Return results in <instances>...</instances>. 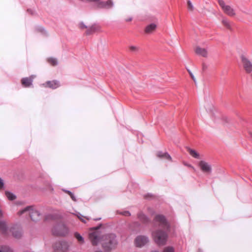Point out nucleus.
I'll return each mask as SVG.
<instances>
[{
  "label": "nucleus",
  "mask_w": 252,
  "mask_h": 252,
  "mask_svg": "<svg viewBox=\"0 0 252 252\" xmlns=\"http://www.w3.org/2000/svg\"><path fill=\"white\" fill-rule=\"evenodd\" d=\"M188 152L190 155L195 158H199V155L195 151L189 148H187Z\"/></svg>",
  "instance_id": "19"
},
{
  "label": "nucleus",
  "mask_w": 252,
  "mask_h": 252,
  "mask_svg": "<svg viewBox=\"0 0 252 252\" xmlns=\"http://www.w3.org/2000/svg\"><path fill=\"white\" fill-rule=\"evenodd\" d=\"M134 224L137 225L138 226H140V224L138 222H134Z\"/></svg>",
  "instance_id": "39"
},
{
  "label": "nucleus",
  "mask_w": 252,
  "mask_h": 252,
  "mask_svg": "<svg viewBox=\"0 0 252 252\" xmlns=\"http://www.w3.org/2000/svg\"><path fill=\"white\" fill-rule=\"evenodd\" d=\"M149 242L148 236L145 235L137 236L134 241L135 246L137 247L141 248L145 246Z\"/></svg>",
  "instance_id": "6"
},
{
  "label": "nucleus",
  "mask_w": 252,
  "mask_h": 252,
  "mask_svg": "<svg viewBox=\"0 0 252 252\" xmlns=\"http://www.w3.org/2000/svg\"><path fill=\"white\" fill-rule=\"evenodd\" d=\"M101 220V218H96V219H94V220H95V221L99 220Z\"/></svg>",
  "instance_id": "41"
},
{
  "label": "nucleus",
  "mask_w": 252,
  "mask_h": 252,
  "mask_svg": "<svg viewBox=\"0 0 252 252\" xmlns=\"http://www.w3.org/2000/svg\"><path fill=\"white\" fill-rule=\"evenodd\" d=\"M157 156L160 158L167 159L169 161L172 160V158L170 156V155L167 152H163L162 151H159L157 152Z\"/></svg>",
  "instance_id": "14"
},
{
  "label": "nucleus",
  "mask_w": 252,
  "mask_h": 252,
  "mask_svg": "<svg viewBox=\"0 0 252 252\" xmlns=\"http://www.w3.org/2000/svg\"><path fill=\"white\" fill-rule=\"evenodd\" d=\"M52 232L54 235L64 236L68 233L69 230L64 224L59 223L54 226Z\"/></svg>",
  "instance_id": "4"
},
{
  "label": "nucleus",
  "mask_w": 252,
  "mask_h": 252,
  "mask_svg": "<svg viewBox=\"0 0 252 252\" xmlns=\"http://www.w3.org/2000/svg\"><path fill=\"white\" fill-rule=\"evenodd\" d=\"M242 62L244 68L248 73H250L252 71V63L244 56L241 57Z\"/></svg>",
  "instance_id": "10"
},
{
  "label": "nucleus",
  "mask_w": 252,
  "mask_h": 252,
  "mask_svg": "<svg viewBox=\"0 0 252 252\" xmlns=\"http://www.w3.org/2000/svg\"><path fill=\"white\" fill-rule=\"evenodd\" d=\"M250 134H251V136L252 137V133H250Z\"/></svg>",
  "instance_id": "46"
},
{
  "label": "nucleus",
  "mask_w": 252,
  "mask_h": 252,
  "mask_svg": "<svg viewBox=\"0 0 252 252\" xmlns=\"http://www.w3.org/2000/svg\"><path fill=\"white\" fill-rule=\"evenodd\" d=\"M222 24L228 29L230 28V25L229 21L226 19H223L222 21Z\"/></svg>",
  "instance_id": "24"
},
{
  "label": "nucleus",
  "mask_w": 252,
  "mask_h": 252,
  "mask_svg": "<svg viewBox=\"0 0 252 252\" xmlns=\"http://www.w3.org/2000/svg\"><path fill=\"white\" fill-rule=\"evenodd\" d=\"M74 237L76 238L78 241L80 243H84V238L78 232L74 233Z\"/></svg>",
  "instance_id": "21"
},
{
  "label": "nucleus",
  "mask_w": 252,
  "mask_h": 252,
  "mask_svg": "<svg viewBox=\"0 0 252 252\" xmlns=\"http://www.w3.org/2000/svg\"><path fill=\"white\" fill-rule=\"evenodd\" d=\"M170 225L165 217L162 215H156L153 221L152 235L155 243L158 245L165 244L167 234L166 231L169 230Z\"/></svg>",
  "instance_id": "1"
},
{
  "label": "nucleus",
  "mask_w": 252,
  "mask_h": 252,
  "mask_svg": "<svg viewBox=\"0 0 252 252\" xmlns=\"http://www.w3.org/2000/svg\"><path fill=\"white\" fill-rule=\"evenodd\" d=\"M137 216L138 219L143 224H148L151 221L150 218L142 211L139 212Z\"/></svg>",
  "instance_id": "11"
},
{
  "label": "nucleus",
  "mask_w": 252,
  "mask_h": 252,
  "mask_svg": "<svg viewBox=\"0 0 252 252\" xmlns=\"http://www.w3.org/2000/svg\"><path fill=\"white\" fill-rule=\"evenodd\" d=\"M25 252H31V251L29 250V251H27Z\"/></svg>",
  "instance_id": "45"
},
{
  "label": "nucleus",
  "mask_w": 252,
  "mask_h": 252,
  "mask_svg": "<svg viewBox=\"0 0 252 252\" xmlns=\"http://www.w3.org/2000/svg\"><path fill=\"white\" fill-rule=\"evenodd\" d=\"M34 77L35 76L32 75L29 77L23 78L21 80L22 85L25 87H30L32 85L33 79Z\"/></svg>",
  "instance_id": "13"
},
{
  "label": "nucleus",
  "mask_w": 252,
  "mask_h": 252,
  "mask_svg": "<svg viewBox=\"0 0 252 252\" xmlns=\"http://www.w3.org/2000/svg\"><path fill=\"white\" fill-rule=\"evenodd\" d=\"M48 62L49 63L53 65H56L58 64L57 60L56 58H50L48 59Z\"/></svg>",
  "instance_id": "23"
},
{
  "label": "nucleus",
  "mask_w": 252,
  "mask_h": 252,
  "mask_svg": "<svg viewBox=\"0 0 252 252\" xmlns=\"http://www.w3.org/2000/svg\"><path fill=\"white\" fill-rule=\"evenodd\" d=\"M4 187V183L3 180L0 178V189H1Z\"/></svg>",
  "instance_id": "32"
},
{
  "label": "nucleus",
  "mask_w": 252,
  "mask_h": 252,
  "mask_svg": "<svg viewBox=\"0 0 252 252\" xmlns=\"http://www.w3.org/2000/svg\"><path fill=\"white\" fill-rule=\"evenodd\" d=\"M10 226H8L4 220H0V232L5 236H8L10 230Z\"/></svg>",
  "instance_id": "9"
},
{
  "label": "nucleus",
  "mask_w": 252,
  "mask_h": 252,
  "mask_svg": "<svg viewBox=\"0 0 252 252\" xmlns=\"http://www.w3.org/2000/svg\"><path fill=\"white\" fill-rule=\"evenodd\" d=\"M0 252H13L12 249L7 246H0Z\"/></svg>",
  "instance_id": "20"
},
{
  "label": "nucleus",
  "mask_w": 252,
  "mask_h": 252,
  "mask_svg": "<svg viewBox=\"0 0 252 252\" xmlns=\"http://www.w3.org/2000/svg\"><path fill=\"white\" fill-rule=\"evenodd\" d=\"M78 218L82 220V221L86 223V221L84 220V218H85V217H84L83 215H82L80 213H78L77 215Z\"/></svg>",
  "instance_id": "28"
},
{
  "label": "nucleus",
  "mask_w": 252,
  "mask_h": 252,
  "mask_svg": "<svg viewBox=\"0 0 252 252\" xmlns=\"http://www.w3.org/2000/svg\"><path fill=\"white\" fill-rule=\"evenodd\" d=\"M195 53L198 55L206 57L207 56V51L205 48H202L200 47H197L195 50Z\"/></svg>",
  "instance_id": "15"
},
{
  "label": "nucleus",
  "mask_w": 252,
  "mask_h": 252,
  "mask_svg": "<svg viewBox=\"0 0 252 252\" xmlns=\"http://www.w3.org/2000/svg\"><path fill=\"white\" fill-rule=\"evenodd\" d=\"M28 12H30L32 14H33V12L32 10H31V9H28Z\"/></svg>",
  "instance_id": "38"
},
{
  "label": "nucleus",
  "mask_w": 252,
  "mask_h": 252,
  "mask_svg": "<svg viewBox=\"0 0 252 252\" xmlns=\"http://www.w3.org/2000/svg\"><path fill=\"white\" fill-rule=\"evenodd\" d=\"M10 232H11L12 236L17 239L20 238L22 235V229L20 226L17 224L11 225Z\"/></svg>",
  "instance_id": "7"
},
{
  "label": "nucleus",
  "mask_w": 252,
  "mask_h": 252,
  "mask_svg": "<svg viewBox=\"0 0 252 252\" xmlns=\"http://www.w3.org/2000/svg\"><path fill=\"white\" fill-rule=\"evenodd\" d=\"M188 7L189 10L191 11L193 9V6L189 0H188Z\"/></svg>",
  "instance_id": "25"
},
{
  "label": "nucleus",
  "mask_w": 252,
  "mask_h": 252,
  "mask_svg": "<svg viewBox=\"0 0 252 252\" xmlns=\"http://www.w3.org/2000/svg\"><path fill=\"white\" fill-rule=\"evenodd\" d=\"M69 196H70V197L72 199V200H73L74 201H76V197L72 192L71 194L69 195Z\"/></svg>",
  "instance_id": "31"
},
{
  "label": "nucleus",
  "mask_w": 252,
  "mask_h": 252,
  "mask_svg": "<svg viewBox=\"0 0 252 252\" xmlns=\"http://www.w3.org/2000/svg\"><path fill=\"white\" fill-rule=\"evenodd\" d=\"M199 166L204 172L210 173L211 171L212 168L211 165L205 161L202 160L200 161Z\"/></svg>",
  "instance_id": "12"
},
{
  "label": "nucleus",
  "mask_w": 252,
  "mask_h": 252,
  "mask_svg": "<svg viewBox=\"0 0 252 252\" xmlns=\"http://www.w3.org/2000/svg\"><path fill=\"white\" fill-rule=\"evenodd\" d=\"M62 190L63 191H64V192L67 193L69 195H70V194H71L72 193V192H71L70 191H69L68 190H67V189H63Z\"/></svg>",
  "instance_id": "34"
},
{
  "label": "nucleus",
  "mask_w": 252,
  "mask_h": 252,
  "mask_svg": "<svg viewBox=\"0 0 252 252\" xmlns=\"http://www.w3.org/2000/svg\"><path fill=\"white\" fill-rule=\"evenodd\" d=\"M130 50L131 51H136L138 50V47L134 46H130Z\"/></svg>",
  "instance_id": "30"
},
{
  "label": "nucleus",
  "mask_w": 252,
  "mask_h": 252,
  "mask_svg": "<svg viewBox=\"0 0 252 252\" xmlns=\"http://www.w3.org/2000/svg\"><path fill=\"white\" fill-rule=\"evenodd\" d=\"M185 165L188 166V167H191V168H193V167L191 165H190V164H186Z\"/></svg>",
  "instance_id": "40"
},
{
  "label": "nucleus",
  "mask_w": 252,
  "mask_h": 252,
  "mask_svg": "<svg viewBox=\"0 0 252 252\" xmlns=\"http://www.w3.org/2000/svg\"><path fill=\"white\" fill-rule=\"evenodd\" d=\"M98 28L95 25H93L90 27H89L86 31V34L88 35L91 34L94 32L97 31Z\"/></svg>",
  "instance_id": "18"
},
{
  "label": "nucleus",
  "mask_w": 252,
  "mask_h": 252,
  "mask_svg": "<svg viewBox=\"0 0 252 252\" xmlns=\"http://www.w3.org/2000/svg\"><path fill=\"white\" fill-rule=\"evenodd\" d=\"M206 68H207V66H206L204 63H203V64H202V69H203V70H205V69H206Z\"/></svg>",
  "instance_id": "36"
},
{
  "label": "nucleus",
  "mask_w": 252,
  "mask_h": 252,
  "mask_svg": "<svg viewBox=\"0 0 252 252\" xmlns=\"http://www.w3.org/2000/svg\"><path fill=\"white\" fill-rule=\"evenodd\" d=\"M151 252H158V251H156V250H155V251H152Z\"/></svg>",
  "instance_id": "43"
},
{
  "label": "nucleus",
  "mask_w": 252,
  "mask_h": 252,
  "mask_svg": "<svg viewBox=\"0 0 252 252\" xmlns=\"http://www.w3.org/2000/svg\"><path fill=\"white\" fill-rule=\"evenodd\" d=\"M3 216V213L1 210L0 209V218Z\"/></svg>",
  "instance_id": "37"
},
{
  "label": "nucleus",
  "mask_w": 252,
  "mask_h": 252,
  "mask_svg": "<svg viewBox=\"0 0 252 252\" xmlns=\"http://www.w3.org/2000/svg\"><path fill=\"white\" fill-rule=\"evenodd\" d=\"M98 227L93 228L94 231L89 233V239L94 246L97 245L100 242V236L97 230ZM102 247L106 251L113 249L117 244L116 236L114 234H109L103 236L101 240Z\"/></svg>",
  "instance_id": "2"
},
{
  "label": "nucleus",
  "mask_w": 252,
  "mask_h": 252,
  "mask_svg": "<svg viewBox=\"0 0 252 252\" xmlns=\"http://www.w3.org/2000/svg\"><path fill=\"white\" fill-rule=\"evenodd\" d=\"M188 71L189 73L190 77H191V78L192 79L193 81L195 83L196 82V79H195L194 75H193L192 73L191 72V71L189 69H188Z\"/></svg>",
  "instance_id": "29"
},
{
  "label": "nucleus",
  "mask_w": 252,
  "mask_h": 252,
  "mask_svg": "<svg viewBox=\"0 0 252 252\" xmlns=\"http://www.w3.org/2000/svg\"><path fill=\"white\" fill-rule=\"evenodd\" d=\"M26 212H29L31 218L33 221L40 220L42 217L41 213L32 206H29L18 212V215H21Z\"/></svg>",
  "instance_id": "3"
},
{
  "label": "nucleus",
  "mask_w": 252,
  "mask_h": 252,
  "mask_svg": "<svg viewBox=\"0 0 252 252\" xmlns=\"http://www.w3.org/2000/svg\"><path fill=\"white\" fill-rule=\"evenodd\" d=\"M153 195L151 193H147L144 195V197L146 198H149L150 197H152Z\"/></svg>",
  "instance_id": "35"
},
{
  "label": "nucleus",
  "mask_w": 252,
  "mask_h": 252,
  "mask_svg": "<svg viewBox=\"0 0 252 252\" xmlns=\"http://www.w3.org/2000/svg\"><path fill=\"white\" fill-rule=\"evenodd\" d=\"M219 3L226 14L231 16L235 15V12L233 8H232L230 6L226 5L223 0H219Z\"/></svg>",
  "instance_id": "8"
},
{
  "label": "nucleus",
  "mask_w": 252,
  "mask_h": 252,
  "mask_svg": "<svg viewBox=\"0 0 252 252\" xmlns=\"http://www.w3.org/2000/svg\"><path fill=\"white\" fill-rule=\"evenodd\" d=\"M198 252H202V251L201 250L199 249L198 250Z\"/></svg>",
  "instance_id": "44"
},
{
  "label": "nucleus",
  "mask_w": 252,
  "mask_h": 252,
  "mask_svg": "<svg viewBox=\"0 0 252 252\" xmlns=\"http://www.w3.org/2000/svg\"><path fill=\"white\" fill-rule=\"evenodd\" d=\"M69 247L67 242L65 241H58L53 245L55 252H66Z\"/></svg>",
  "instance_id": "5"
},
{
  "label": "nucleus",
  "mask_w": 252,
  "mask_h": 252,
  "mask_svg": "<svg viewBox=\"0 0 252 252\" xmlns=\"http://www.w3.org/2000/svg\"><path fill=\"white\" fill-rule=\"evenodd\" d=\"M163 252H174V251L172 247H168L164 249Z\"/></svg>",
  "instance_id": "26"
},
{
  "label": "nucleus",
  "mask_w": 252,
  "mask_h": 252,
  "mask_svg": "<svg viewBox=\"0 0 252 252\" xmlns=\"http://www.w3.org/2000/svg\"><path fill=\"white\" fill-rule=\"evenodd\" d=\"M131 20H132V18H130L129 19H127V20H126V21H130Z\"/></svg>",
  "instance_id": "42"
},
{
  "label": "nucleus",
  "mask_w": 252,
  "mask_h": 252,
  "mask_svg": "<svg viewBox=\"0 0 252 252\" xmlns=\"http://www.w3.org/2000/svg\"><path fill=\"white\" fill-rule=\"evenodd\" d=\"M5 195L7 198L10 200H13L16 198V196L13 193L9 191H6Z\"/></svg>",
  "instance_id": "22"
},
{
  "label": "nucleus",
  "mask_w": 252,
  "mask_h": 252,
  "mask_svg": "<svg viewBox=\"0 0 252 252\" xmlns=\"http://www.w3.org/2000/svg\"><path fill=\"white\" fill-rule=\"evenodd\" d=\"M122 215L125 216H131V213L128 211H124L123 212H121L120 213Z\"/></svg>",
  "instance_id": "27"
},
{
  "label": "nucleus",
  "mask_w": 252,
  "mask_h": 252,
  "mask_svg": "<svg viewBox=\"0 0 252 252\" xmlns=\"http://www.w3.org/2000/svg\"><path fill=\"white\" fill-rule=\"evenodd\" d=\"M47 86L53 89H55L60 86L59 82L57 80H54L52 81H47L46 83Z\"/></svg>",
  "instance_id": "16"
},
{
  "label": "nucleus",
  "mask_w": 252,
  "mask_h": 252,
  "mask_svg": "<svg viewBox=\"0 0 252 252\" xmlns=\"http://www.w3.org/2000/svg\"><path fill=\"white\" fill-rule=\"evenodd\" d=\"M80 27L81 29L87 28V27L83 22L80 23Z\"/></svg>",
  "instance_id": "33"
},
{
  "label": "nucleus",
  "mask_w": 252,
  "mask_h": 252,
  "mask_svg": "<svg viewBox=\"0 0 252 252\" xmlns=\"http://www.w3.org/2000/svg\"><path fill=\"white\" fill-rule=\"evenodd\" d=\"M157 28V25L154 24L152 23L149 25H148L145 30V32L147 33H152Z\"/></svg>",
  "instance_id": "17"
}]
</instances>
